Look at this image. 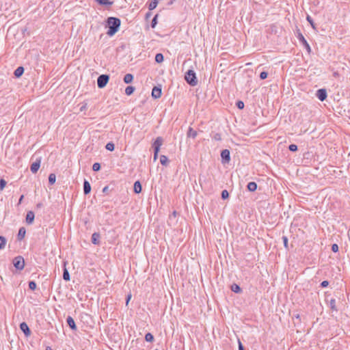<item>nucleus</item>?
I'll use <instances>...</instances> for the list:
<instances>
[{
	"label": "nucleus",
	"mask_w": 350,
	"mask_h": 350,
	"mask_svg": "<svg viewBox=\"0 0 350 350\" xmlns=\"http://www.w3.org/2000/svg\"><path fill=\"white\" fill-rule=\"evenodd\" d=\"M66 323H67V325L69 326V327L72 329V330H77V325H76V323L75 322V320L74 319L70 317V316H68L67 318H66Z\"/></svg>",
	"instance_id": "nucleus-10"
},
{
	"label": "nucleus",
	"mask_w": 350,
	"mask_h": 350,
	"mask_svg": "<svg viewBox=\"0 0 350 350\" xmlns=\"http://www.w3.org/2000/svg\"><path fill=\"white\" fill-rule=\"evenodd\" d=\"M20 329L24 333L25 336H29L31 334V330L28 325L25 322H22L20 324Z\"/></svg>",
	"instance_id": "nucleus-7"
},
{
	"label": "nucleus",
	"mask_w": 350,
	"mask_h": 350,
	"mask_svg": "<svg viewBox=\"0 0 350 350\" xmlns=\"http://www.w3.org/2000/svg\"><path fill=\"white\" fill-rule=\"evenodd\" d=\"M239 350H245L241 342L239 340Z\"/></svg>",
	"instance_id": "nucleus-47"
},
{
	"label": "nucleus",
	"mask_w": 350,
	"mask_h": 350,
	"mask_svg": "<svg viewBox=\"0 0 350 350\" xmlns=\"http://www.w3.org/2000/svg\"><path fill=\"white\" fill-rule=\"evenodd\" d=\"M163 142V139L161 137H158L154 142L152 144V148L154 149V160H157L158 157V153L160 150V148L162 146Z\"/></svg>",
	"instance_id": "nucleus-3"
},
{
	"label": "nucleus",
	"mask_w": 350,
	"mask_h": 350,
	"mask_svg": "<svg viewBox=\"0 0 350 350\" xmlns=\"http://www.w3.org/2000/svg\"><path fill=\"white\" fill-rule=\"evenodd\" d=\"M299 39L302 42V44L304 45V46L307 49L308 52L310 53L311 51L310 46L301 33L299 34Z\"/></svg>",
	"instance_id": "nucleus-14"
},
{
	"label": "nucleus",
	"mask_w": 350,
	"mask_h": 350,
	"mask_svg": "<svg viewBox=\"0 0 350 350\" xmlns=\"http://www.w3.org/2000/svg\"><path fill=\"white\" fill-rule=\"evenodd\" d=\"M329 284V282L326 280L323 281L321 284L322 287H326Z\"/></svg>",
	"instance_id": "nucleus-46"
},
{
	"label": "nucleus",
	"mask_w": 350,
	"mask_h": 350,
	"mask_svg": "<svg viewBox=\"0 0 350 350\" xmlns=\"http://www.w3.org/2000/svg\"><path fill=\"white\" fill-rule=\"evenodd\" d=\"M158 14H156L151 22V27L154 28L157 24Z\"/></svg>",
	"instance_id": "nucleus-34"
},
{
	"label": "nucleus",
	"mask_w": 350,
	"mask_h": 350,
	"mask_svg": "<svg viewBox=\"0 0 350 350\" xmlns=\"http://www.w3.org/2000/svg\"><path fill=\"white\" fill-rule=\"evenodd\" d=\"M37 208H40L43 206V204L40 202V203H38L37 205H36Z\"/></svg>",
	"instance_id": "nucleus-50"
},
{
	"label": "nucleus",
	"mask_w": 350,
	"mask_h": 350,
	"mask_svg": "<svg viewBox=\"0 0 350 350\" xmlns=\"http://www.w3.org/2000/svg\"><path fill=\"white\" fill-rule=\"evenodd\" d=\"M99 5L109 7L113 4V1L110 0H95Z\"/></svg>",
	"instance_id": "nucleus-17"
},
{
	"label": "nucleus",
	"mask_w": 350,
	"mask_h": 350,
	"mask_svg": "<svg viewBox=\"0 0 350 350\" xmlns=\"http://www.w3.org/2000/svg\"><path fill=\"white\" fill-rule=\"evenodd\" d=\"M282 239H283L284 247L287 249L288 248V239L286 237L284 236L282 237Z\"/></svg>",
	"instance_id": "nucleus-44"
},
{
	"label": "nucleus",
	"mask_w": 350,
	"mask_h": 350,
	"mask_svg": "<svg viewBox=\"0 0 350 350\" xmlns=\"http://www.w3.org/2000/svg\"><path fill=\"white\" fill-rule=\"evenodd\" d=\"M158 4V0H151V1L149 3L148 8L150 10H152L154 8H156L157 5Z\"/></svg>",
	"instance_id": "nucleus-24"
},
{
	"label": "nucleus",
	"mask_w": 350,
	"mask_h": 350,
	"mask_svg": "<svg viewBox=\"0 0 350 350\" xmlns=\"http://www.w3.org/2000/svg\"><path fill=\"white\" fill-rule=\"evenodd\" d=\"M187 136L189 137L195 138L197 136V131L193 130L191 127L189 128Z\"/></svg>",
	"instance_id": "nucleus-22"
},
{
	"label": "nucleus",
	"mask_w": 350,
	"mask_h": 350,
	"mask_svg": "<svg viewBox=\"0 0 350 350\" xmlns=\"http://www.w3.org/2000/svg\"><path fill=\"white\" fill-rule=\"evenodd\" d=\"M120 23V20L118 18L109 17L107 19V27H108L107 34L109 36H113L119 30Z\"/></svg>",
	"instance_id": "nucleus-1"
},
{
	"label": "nucleus",
	"mask_w": 350,
	"mask_h": 350,
	"mask_svg": "<svg viewBox=\"0 0 350 350\" xmlns=\"http://www.w3.org/2000/svg\"><path fill=\"white\" fill-rule=\"evenodd\" d=\"M14 267L18 271H22L25 265L24 258L22 256H17L12 260Z\"/></svg>",
	"instance_id": "nucleus-2"
},
{
	"label": "nucleus",
	"mask_w": 350,
	"mask_h": 350,
	"mask_svg": "<svg viewBox=\"0 0 350 350\" xmlns=\"http://www.w3.org/2000/svg\"><path fill=\"white\" fill-rule=\"evenodd\" d=\"M317 96L321 100L323 101L327 98V92L325 89H320L317 92Z\"/></svg>",
	"instance_id": "nucleus-9"
},
{
	"label": "nucleus",
	"mask_w": 350,
	"mask_h": 350,
	"mask_svg": "<svg viewBox=\"0 0 350 350\" xmlns=\"http://www.w3.org/2000/svg\"><path fill=\"white\" fill-rule=\"evenodd\" d=\"M23 198H24V196L23 195L21 196L19 200H18V204H21L22 202Z\"/></svg>",
	"instance_id": "nucleus-51"
},
{
	"label": "nucleus",
	"mask_w": 350,
	"mask_h": 350,
	"mask_svg": "<svg viewBox=\"0 0 350 350\" xmlns=\"http://www.w3.org/2000/svg\"><path fill=\"white\" fill-rule=\"evenodd\" d=\"M231 290L237 293H240L241 291V289L239 287V286L236 284H234L231 286Z\"/></svg>",
	"instance_id": "nucleus-29"
},
{
	"label": "nucleus",
	"mask_w": 350,
	"mask_h": 350,
	"mask_svg": "<svg viewBox=\"0 0 350 350\" xmlns=\"http://www.w3.org/2000/svg\"><path fill=\"white\" fill-rule=\"evenodd\" d=\"M46 350H52V349L50 347H46Z\"/></svg>",
	"instance_id": "nucleus-52"
},
{
	"label": "nucleus",
	"mask_w": 350,
	"mask_h": 350,
	"mask_svg": "<svg viewBox=\"0 0 350 350\" xmlns=\"http://www.w3.org/2000/svg\"><path fill=\"white\" fill-rule=\"evenodd\" d=\"M288 148L291 151L295 152L297 150V146L295 144H291Z\"/></svg>",
	"instance_id": "nucleus-40"
},
{
	"label": "nucleus",
	"mask_w": 350,
	"mask_h": 350,
	"mask_svg": "<svg viewBox=\"0 0 350 350\" xmlns=\"http://www.w3.org/2000/svg\"><path fill=\"white\" fill-rule=\"evenodd\" d=\"M105 148H106L107 150L113 151V150H114L115 145H114V144H113L112 142H108V143L106 144V146H105Z\"/></svg>",
	"instance_id": "nucleus-28"
},
{
	"label": "nucleus",
	"mask_w": 350,
	"mask_h": 350,
	"mask_svg": "<svg viewBox=\"0 0 350 350\" xmlns=\"http://www.w3.org/2000/svg\"><path fill=\"white\" fill-rule=\"evenodd\" d=\"M63 279L65 281H70V273H69L68 269L66 268V267H64V271H63Z\"/></svg>",
	"instance_id": "nucleus-21"
},
{
	"label": "nucleus",
	"mask_w": 350,
	"mask_h": 350,
	"mask_svg": "<svg viewBox=\"0 0 350 350\" xmlns=\"http://www.w3.org/2000/svg\"><path fill=\"white\" fill-rule=\"evenodd\" d=\"M131 346L129 347L128 350H131Z\"/></svg>",
	"instance_id": "nucleus-53"
},
{
	"label": "nucleus",
	"mask_w": 350,
	"mask_h": 350,
	"mask_svg": "<svg viewBox=\"0 0 350 350\" xmlns=\"http://www.w3.org/2000/svg\"><path fill=\"white\" fill-rule=\"evenodd\" d=\"M133 189L136 193H139L142 191V185L139 180L135 182Z\"/></svg>",
	"instance_id": "nucleus-19"
},
{
	"label": "nucleus",
	"mask_w": 350,
	"mask_h": 350,
	"mask_svg": "<svg viewBox=\"0 0 350 350\" xmlns=\"http://www.w3.org/2000/svg\"><path fill=\"white\" fill-rule=\"evenodd\" d=\"M306 19L310 23V24L311 25L312 28L314 29L315 26H314V23L313 20L312 19V18L309 15H308L307 17H306Z\"/></svg>",
	"instance_id": "nucleus-38"
},
{
	"label": "nucleus",
	"mask_w": 350,
	"mask_h": 350,
	"mask_svg": "<svg viewBox=\"0 0 350 350\" xmlns=\"http://www.w3.org/2000/svg\"><path fill=\"white\" fill-rule=\"evenodd\" d=\"M124 81L126 83H131V73H128L124 76Z\"/></svg>",
	"instance_id": "nucleus-30"
},
{
	"label": "nucleus",
	"mask_w": 350,
	"mask_h": 350,
	"mask_svg": "<svg viewBox=\"0 0 350 350\" xmlns=\"http://www.w3.org/2000/svg\"><path fill=\"white\" fill-rule=\"evenodd\" d=\"M34 218H35L34 213L31 211H28L27 213L26 218H25L26 223L27 224H31L34 221Z\"/></svg>",
	"instance_id": "nucleus-11"
},
{
	"label": "nucleus",
	"mask_w": 350,
	"mask_h": 350,
	"mask_svg": "<svg viewBox=\"0 0 350 350\" xmlns=\"http://www.w3.org/2000/svg\"><path fill=\"white\" fill-rule=\"evenodd\" d=\"M86 106H87V105H86V104H84L83 105H82V106L81 107V108H80V111H84V110L86 109Z\"/></svg>",
	"instance_id": "nucleus-48"
},
{
	"label": "nucleus",
	"mask_w": 350,
	"mask_h": 350,
	"mask_svg": "<svg viewBox=\"0 0 350 350\" xmlns=\"http://www.w3.org/2000/svg\"><path fill=\"white\" fill-rule=\"evenodd\" d=\"M125 93L126 95L130 96L131 95V85H128L125 89Z\"/></svg>",
	"instance_id": "nucleus-39"
},
{
	"label": "nucleus",
	"mask_w": 350,
	"mask_h": 350,
	"mask_svg": "<svg viewBox=\"0 0 350 350\" xmlns=\"http://www.w3.org/2000/svg\"><path fill=\"white\" fill-rule=\"evenodd\" d=\"M56 180V176L55 174H50L49 176V183L50 185H53Z\"/></svg>",
	"instance_id": "nucleus-25"
},
{
	"label": "nucleus",
	"mask_w": 350,
	"mask_h": 350,
	"mask_svg": "<svg viewBox=\"0 0 350 350\" xmlns=\"http://www.w3.org/2000/svg\"><path fill=\"white\" fill-rule=\"evenodd\" d=\"M329 306H330V308L332 309V310H336V301L335 299H332L329 301Z\"/></svg>",
	"instance_id": "nucleus-36"
},
{
	"label": "nucleus",
	"mask_w": 350,
	"mask_h": 350,
	"mask_svg": "<svg viewBox=\"0 0 350 350\" xmlns=\"http://www.w3.org/2000/svg\"><path fill=\"white\" fill-rule=\"evenodd\" d=\"M109 76L108 75H100L97 79V85L99 88H105L108 83Z\"/></svg>",
	"instance_id": "nucleus-5"
},
{
	"label": "nucleus",
	"mask_w": 350,
	"mask_h": 350,
	"mask_svg": "<svg viewBox=\"0 0 350 350\" xmlns=\"http://www.w3.org/2000/svg\"><path fill=\"white\" fill-rule=\"evenodd\" d=\"M228 196H229V193H228L227 190L222 191V192H221V198L223 199H226V198H228Z\"/></svg>",
	"instance_id": "nucleus-37"
},
{
	"label": "nucleus",
	"mask_w": 350,
	"mask_h": 350,
	"mask_svg": "<svg viewBox=\"0 0 350 350\" xmlns=\"http://www.w3.org/2000/svg\"><path fill=\"white\" fill-rule=\"evenodd\" d=\"M25 234H26L25 228L24 227L20 228L18 230V234H17V239L18 241H21L22 239H24Z\"/></svg>",
	"instance_id": "nucleus-15"
},
{
	"label": "nucleus",
	"mask_w": 350,
	"mask_h": 350,
	"mask_svg": "<svg viewBox=\"0 0 350 350\" xmlns=\"http://www.w3.org/2000/svg\"><path fill=\"white\" fill-rule=\"evenodd\" d=\"M155 61L157 63H161L163 61V55L161 53H157L155 56Z\"/></svg>",
	"instance_id": "nucleus-31"
},
{
	"label": "nucleus",
	"mask_w": 350,
	"mask_h": 350,
	"mask_svg": "<svg viewBox=\"0 0 350 350\" xmlns=\"http://www.w3.org/2000/svg\"><path fill=\"white\" fill-rule=\"evenodd\" d=\"M40 163H41V158H38L36 159V161L34 162H33V163L30 166V170L31 172L33 173V174H36L40 167Z\"/></svg>",
	"instance_id": "nucleus-6"
},
{
	"label": "nucleus",
	"mask_w": 350,
	"mask_h": 350,
	"mask_svg": "<svg viewBox=\"0 0 350 350\" xmlns=\"http://www.w3.org/2000/svg\"><path fill=\"white\" fill-rule=\"evenodd\" d=\"M108 189H109V187H108V186H106V187H105L103 189V193H107V191H108Z\"/></svg>",
	"instance_id": "nucleus-49"
},
{
	"label": "nucleus",
	"mask_w": 350,
	"mask_h": 350,
	"mask_svg": "<svg viewBox=\"0 0 350 350\" xmlns=\"http://www.w3.org/2000/svg\"><path fill=\"white\" fill-rule=\"evenodd\" d=\"M161 96V89L158 87H154L152 90V96L154 98H159Z\"/></svg>",
	"instance_id": "nucleus-12"
},
{
	"label": "nucleus",
	"mask_w": 350,
	"mask_h": 350,
	"mask_svg": "<svg viewBox=\"0 0 350 350\" xmlns=\"http://www.w3.org/2000/svg\"><path fill=\"white\" fill-rule=\"evenodd\" d=\"M185 78L187 82L191 85H196L198 83L196 73L191 70H189L186 72Z\"/></svg>",
	"instance_id": "nucleus-4"
},
{
	"label": "nucleus",
	"mask_w": 350,
	"mask_h": 350,
	"mask_svg": "<svg viewBox=\"0 0 350 350\" xmlns=\"http://www.w3.org/2000/svg\"><path fill=\"white\" fill-rule=\"evenodd\" d=\"M131 299V293H129L127 295H126V305L128 306L129 305V301L130 299Z\"/></svg>",
	"instance_id": "nucleus-45"
},
{
	"label": "nucleus",
	"mask_w": 350,
	"mask_h": 350,
	"mask_svg": "<svg viewBox=\"0 0 350 350\" xmlns=\"http://www.w3.org/2000/svg\"><path fill=\"white\" fill-rule=\"evenodd\" d=\"M91 191V185L88 180L86 179L83 181V193L85 195H88Z\"/></svg>",
	"instance_id": "nucleus-13"
},
{
	"label": "nucleus",
	"mask_w": 350,
	"mask_h": 350,
	"mask_svg": "<svg viewBox=\"0 0 350 350\" xmlns=\"http://www.w3.org/2000/svg\"><path fill=\"white\" fill-rule=\"evenodd\" d=\"M160 162L162 165H167L169 162L168 158L165 155H161L160 157Z\"/></svg>",
	"instance_id": "nucleus-27"
},
{
	"label": "nucleus",
	"mask_w": 350,
	"mask_h": 350,
	"mask_svg": "<svg viewBox=\"0 0 350 350\" xmlns=\"http://www.w3.org/2000/svg\"><path fill=\"white\" fill-rule=\"evenodd\" d=\"M332 250L334 252H337L338 251V246L337 244L334 243L332 245Z\"/></svg>",
	"instance_id": "nucleus-43"
},
{
	"label": "nucleus",
	"mask_w": 350,
	"mask_h": 350,
	"mask_svg": "<svg viewBox=\"0 0 350 350\" xmlns=\"http://www.w3.org/2000/svg\"><path fill=\"white\" fill-rule=\"evenodd\" d=\"M247 189L250 191H254L256 190L257 189V185L255 182H250L248 184H247Z\"/></svg>",
	"instance_id": "nucleus-20"
},
{
	"label": "nucleus",
	"mask_w": 350,
	"mask_h": 350,
	"mask_svg": "<svg viewBox=\"0 0 350 350\" xmlns=\"http://www.w3.org/2000/svg\"><path fill=\"white\" fill-rule=\"evenodd\" d=\"M268 76V73L267 72H262L260 74V78L261 79H265Z\"/></svg>",
	"instance_id": "nucleus-41"
},
{
	"label": "nucleus",
	"mask_w": 350,
	"mask_h": 350,
	"mask_svg": "<svg viewBox=\"0 0 350 350\" xmlns=\"http://www.w3.org/2000/svg\"><path fill=\"white\" fill-rule=\"evenodd\" d=\"M145 339L148 342H152L154 340V336L150 333H147L145 336Z\"/></svg>",
	"instance_id": "nucleus-32"
},
{
	"label": "nucleus",
	"mask_w": 350,
	"mask_h": 350,
	"mask_svg": "<svg viewBox=\"0 0 350 350\" xmlns=\"http://www.w3.org/2000/svg\"><path fill=\"white\" fill-rule=\"evenodd\" d=\"M100 164L99 163H94L92 165V170L94 172H98L100 170Z\"/></svg>",
	"instance_id": "nucleus-33"
},
{
	"label": "nucleus",
	"mask_w": 350,
	"mask_h": 350,
	"mask_svg": "<svg viewBox=\"0 0 350 350\" xmlns=\"http://www.w3.org/2000/svg\"><path fill=\"white\" fill-rule=\"evenodd\" d=\"M100 234L98 232H94L92 234V243L94 245H98L100 241H99V239H100Z\"/></svg>",
	"instance_id": "nucleus-16"
},
{
	"label": "nucleus",
	"mask_w": 350,
	"mask_h": 350,
	"mask_svg": "<svg viewBox=\"0 0 350 350\" xmlns=\"http://www.w3.org/2000/svg\"><path fill=\"white\" fill-rule=\"evenodd\" d=\"M221 157L223 163H228L230 160V151L227 149L223 150L221 152Z\"/></svg>",
	"instance_id": "nucleus-8"
},
{
	"label": "nucleus",
	"mask_w": 350,
	"mask_h": 350,
	"mask_svg": "<svg viewBox=\"0 0 350 350\" xmlns=\"http://www.w3.org/2000/svg\"><path fill=\"white\" fill-rule=\"evenodd\" d=\"M6 184H7V182L3 178L0 179V190L1 191H3L4 189Z\"/></svg>",
	"instance_id": "nucleus-35"
},
{
	"label": "nucleus",
	"mask_w": 350,
	"mask_h": 350,
	"mask_svg": "<svg viewBox=\"0 0 350 350\" xmlns=\"http://www.w3.org/2000/svg\"><path fill=\"white\" fill-rule=\"evenodd\" d=\"M29 288L31 291H34L37 288V284L35 281L31 280L28 282Z\"/></svg>",
	"instance_id": "nucleus-26"
},
{
	"label": "nucleus",
	"mask_w": 350,
	"mask_h": 350,
	"mask_svg": "<svg viewBox=\"0 0 350 350\" xmlns=\"http://www.w3.org/2000/svg\"><path fill=\"white\" fill-rule=\"evenodd\" d=\"M24 68L23 66H18L14 72V75L16 78H19L24 73Z\"/></svg>",
	"instance_id": "nucleus-18"
},
{
	"label": "nucleus",
	"mask_w": 350,
	"mask_h": 350,
	"mask_svg": "<svg viewBox=\"0 0 350 350\" xmlns=\"http://www.w3.org/2000/svg\"><path fill=\"white\" fill-rule=\"evenodd\" d=\"M237 106L239 109H242L244 107V103L242 101H238L237 103Z\"/></svg>",
	"instance_id": "nucleus-42"
},
{
	"label": "nucleus",
	"mask_w": 350,
	"mask_h": 350,
	"mask_svg": "<svg viewBox=\"0 0 350 350\" xmlns=\"http://www.w3.org/2000/svg\"><path fill=\"white\" fill-rule=\"evenodd\" d=\"M6 243V239L4 237L0 235V250H3L5 247Z\"/></svg>",
	"instance_id": "nucleus-23"
}]
</instances>
